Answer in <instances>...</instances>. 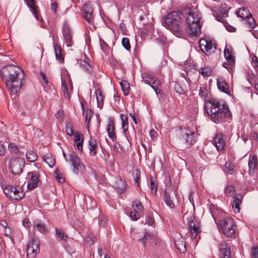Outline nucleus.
<instances>
[{"label":"nucleus","mask_w":258,"mask_h":258,"mask_svg":"<svg viewBox=\"0 0 258 258\" xmlns=\"http://www.w3.org/2000/svg\"><path fill=\"white\" fill-rule=\"evenodd\" d=\"M29 175H31V178L28 182L27 187L29 189H33L36 188L38 183V177L39 174L36 171H33L28 173Z\"/></svg>","instance_id":"17"},{"label":"nucleus","mask_w":258,"mask_h":258,"mask_svg":"<svg viewBox=\"0 0 258 258\" xmlns=\"http://www.w3.org/2000/svg\"><path fill=\"white\" fill-rule=\"evenodd\" d=\"M115 127L114 125L113 121L110 119L108 121L107 131L108 137L111 139L112 141H115L116 139L115 134L114 133Z\"/></svg>","instance_id":"21"},{"label":"nucleus","mask_w":258,"mask_h":258,"mask_svg":"<svg viewBox=\"0 0 258 258\" xmlns=\"http://www.w3.org/2000/svg\"><path fill=\"white\" fill-rule=\"evenodd\" d=\"M97 148L98 145L96 141L91 138L89 141V150L90 154L92 155H95L96 154V150Z\"/></svg>","instance_id":"29"},{"label":"nucleus","mask_w":258,"mask_h":258,"mask_svg":"<svg viewBox=\"0 0 258 258\" xmlns=\"http://www.w3.org/2000/svg\"><path fill=\"white\" fill-rule=\"evenodd\" d=\"M251 258H258V246L253 247L251 249Z\"/></svg>","instance_id":"51"},{"label":"nucleus","mask_w":258,"mask_h":258,"mask_svg":"<svg viewBox=\"0 0 258 258\" xmlns=\"http://www.w3.org/2000/svg\"><path fill=\"white\" fill-rule=\"evenodd\" d=\"M12 193L14 194V198H11V200H19L22 199L24 196V194L23 191L18 190L15 187H14V189H13Z\"/></svg>","instance_id":"30"},{"label":"nucleus","mask_w":258,"mask_h":258,"mask_svg":"<svg viewBox=\"0 0 258 258\" xmlns=\"http://www.w3.org/2000/svg\"><path fill=\"white\" fill-rule=\"evenodd\" d=\"M199 72L204 77H206L209 76L211 74L212 70L209 67H206L204 68H201L199 70Z\"/></svg>","instance_id":"36"},{"label":"nucleus","mask_w":258,"mask_h":258,"mask_svg":"<svg viewBox=\"0 0 258 258\" xmlns=\"http://www.w3.org/2000/svg\"><path fill=\"white\" fill-rule=\"evenodd\" d=\"M85 244L88 246H90L93 244V240L91 237H87L85 239Z\"/></svg>","instance_id":"57"},{"label":"nucleus","mask_w":258,"mask_h":258,"mask_svg":"<svg viewBox=\"0 0 258 258\" xmlns=\"http://www.w3.org/2000/svg\"><path fill=\"white\" fill-rule=\"evenodd\" d=\"M135 174L136 175V177L135 178V183L138 185V186H139V184H140L139 180L140 179V177H141L140 171L138 169L136 170Z\"/></svg>","instance_id":"52"},{"label":"nucleus","mask_w":258,"mask_h":258,"mask_svg":"<svg viewBox=\"0 0 258 258\" xmlns=\"http://www.w3.org/2000/svg\"><path fill=\"white\" fill-rule=\"evenodd\" d=\"M120 117L121 119L122 128L123 130V132L125 133L128 130V118L127 116H124L122 114L120 115Z\"/></svg>","instance_id":"38"},{"label":"nucleus","mask_w":258,"mask_h":258,"mask_svg":"<svg viewBox=\"0 0 258 258\" xmlns=\"http://www.w3.org/2000/svg\"><path fill=\"white\" fill-rule=\"evenodd\" d=\"M257 164V159L255 155H252L251 157L249 158L248 161V167L249 170L251 171H254L256 169Z\"/></svg>","instance_id":"28"},{"label":"nucleus","mask_w":258,"mask_h":258,"mask_svg":"<svg viewBox=\"0 0 258 258\" xmlns=\"http://www.w3.org/2000/svg\"><path fill=\"white\" fill-rule=\"evenodd\" d=\"M130 217L132 220L137 221L140 218V215L136 212L133 211L130 213Z\"/></svg>","instance_id":"55"},{"label":"nucleus","mask_w":258,"mask_h":258,"mask_svg":"<svg viewBox=\"0 0 258 258\" xmlns=\"http://www.w3.org/2000/svg\"><path fill=\"white\" fill-rule=\"evenodd\" d=\"M39 240L36 237H32L27 243L26 253L29 258H34L39 253Z\"/></svg>","instance_id":"7"},{"label":"nucleus","mask_w":258,"mask_h":258,"mask_svg":"<svg viewBox=\"0 0 258 258\" xmlns=\"http://www.w3.org/2000/svg\"><path fill=\"white\" fill-rule=\"evenodd\" d=\"M126 186V184L125 181L121 178L117 181L116 185H115V187L119 192H122L125 189Z\"/></svg>","instance_id":"33"},{"label":"nucleus","mask_w":258,"mask_h":258,"mask_svg":"<svg viewBox=\"0 0 258 258\" xmlns=\"http://www.w3.org/2000/svg\"><path fill=\"white\" fill-rule=\"evenodd\" d=\"M55 178L57 180V181L59 183H62L64 181V179L63 177L60 176L59 174H56L55 176Z\"/></svg>","instance_id":"60"},{"label":"nucleus","mask_w":258,"mask_h":258,"mask_svg":"<svg viewBox=\"0 0 258 258\" xmlns=\"http://www.w3.org/2000/svg\"><path fill=\"white\" fill-rule=\"evenodd\" d=\"M56 9H57V4L56 3L51 4V9L52 11H54L55 13Z\"/></svg>","instance_id":"64"},{"label":"nucleus","mask_w":258,"mask_h":258,"mask_svg":"<svg viewBox=\"0 0 258 258\" xmlns=\"http://www.w3.org/2000/svg\"><path fill=\"white\" fill-rule=\"evenodd\" d=\"M150 136L151 139L154 141L156 140L157 139L158 134L154 130H151L150 131Z\"/></svg>","instance_id":"56"},{"label":"nucleus","mask_w":258,"mask_h":258,"mask_svg":"<svg viewBox=\"0 0 258 258\" xmlns=\"http://www.w3.org/2000/svg\"><path fill=\"white\" fill-rule=\"evenodd\" d=\"M148 224L150 226H153L155 224V221L151 216L148 218Z\"/></svg>","instance_id":"61"},{"label":"nucleus","mask_w":258,"mask_h":258,"mask_svg":"<svg viewBox=\"0 0 258 258\" xmlns=\"http://www.w3.org/2000/svg\"><path fill=\"white\" fill-rule=\"evenodd\" d=\"M8 150L11 154H17L19 153L18 146L13 142H11L9 144Z\"/></svg>","instance_id":"34"},{"label":"nucleus","mask_w":258,"mask_h":258,"mask_svg":"<svg viewBox=\"0 0 258 258\" xmlns=\"http://www.w3.org/2000/svg\"><path fill=\"white\" fill-rule=\"evenodd\" d=\"M237 17H241L244 20H247L249 28H253L256 26V23L249 11L245 8H240L236 12Z\"/></svg>","instance_id":"11"},{"label":"nucleus","mask_w":258,"mask_h":258,"mask_svg":"<svg viewBox=\"0 0 258 258\" xmlns=\"http://www.w3.org/2000/svg\"><path fill=\"white\" fill-rule=\"evenodd\" d=\"M75 146L77 148L78 150L81 152L83 150V140L82 138L81 134L79 132H76L74 134Z\"/></svg>","instance_id":"22"},{"label":"nucleus","mask_w":258,"mask_h":258,"mask_svg":"<svg viewBox=\"0 0 258 258\" xmlns=\"http://www.w3.org/2000/svg\"><path fill=\"white\" fill-rule=\"evenodd\" d=\"M226 28L229 32H235L236 30L235 28L230 25H226Z\"/></svg>","instance_id":"63"},{"label":"nucleus","mask_w":258,"mask_h":258,"mask_svg":"<svg viewBox=\"0 0 258 258\" xmlns=\"http://www.w3.org/2000/svg\"><path fill=\"white\" fill-rule=\"evenodd\" d=\"M142 81L146 84L150 85L158 93V87L161 83L157 78L153 75L147 73H144L142 75Z\"/></svg>","instance_id":"10"},{"label":"nucleus","mask_w":258,"mask_h":258,"mask_svg":"<svg viewBox=\"0 0 258 258\" xmlns=\"http://www.w3.org/2000/svg\"><path fill=\"white\" fill-rule=\"evenodd\" d=\"M23 225L25 227H28L31 225V223L28 219H25L23 221Z\"/></svg>","instance_id":"62"},{"label":"nucleus","mask_w":258,"mask_h":258,"mask_svg":"<svg viewBox=\"0 0 258 258\" xmlns=\"http://www.w3.org/2000/svg\"><path fill=\"white\" fill-rule=\"evenodd\" d=\"M150 184L152 192L154 194H156L157 191V184L155 182L154 179L152 177L150 179Z\"/></svg>","instance_id":"48"},{"label":"nucleus","mask_w":258,"mask_h":258,"mask_svg":"<svg viewBox=\"0 0 258 258\" xmlns=\"http://www.w3.org/2000/svg\"><path fill=\"white\" fill-rule=\"evenodd\" d=\"M134 205H135L136 209H135V210H137V212H141L143 209V206H142L141 202H135Z\"/></svg>","instance_id":"54"},{"label":"nucleus","mask_w":258,"mask_h":258,"mask_svg":"<svg viewBox=\"0 0 258 258\" xmlns=\"http://www.w3.org/2000/svg\"><path fill=\"white\" fill-rule=\"evenodd\" d=\"M69 162L73 166V172L75 173H78L79 171H81L85 168L80 158L75 152L70 155Z\"/></svg>","instance_id":"13"},{"label":"nucleus","mask_w":258,"mask_h":258,"mask_svg":"<svg viewBox=\"0 0 258 258\" xmlns=\"http://www.w3.org/2000/svg\"><path fill=\"white\" fill-rule=\"evenodd\" d=\"M82 108L83 110V115L85 117V122L89 124L90 119L92 116L93 113L90 109L85 110L84 105L82 104Z\"/></svg>","instance_id":"31"},{"label":"nucleus","mask_w":258,"mask_h":258,"mask_svg":"<svg viewBox=\"0 0 258 258\" xmlns=\"http://www.w3.org/2000/svg\"><path fill=\"white\" fill-rule=\"evenodd\" d=\"M219 249L221 258H230V247L226 243H221Z\"/></svg>","instance_id":"20"},{"label":"nucleus","mask_w":258,"mask_h":258,"mask_svg":"<svg viewBox=\"0 0 258 258\" xmlns=\"http://www.w3.org/2000/svg\"><path fill=\"white\" fill-rule=\"evenodd\" d=\"M219 230L227 237H233L235 235L236 226L232 218L226 217L218 223Z\"/></svg>","instance_id":"5"},{"label":"nucleus","mask_w":258,"mask_h":258,"mask_svg":"<svg viewBox=\"0 0 258 258\" xmlns=\"http://www.w3.org/2000/svg\"><path fill=\"white\" fill-rule=\"evenodd\" d=\"M63 115V111L60 110L57 111L56 113H55V116L56 118L57 119H61L62 118V116Z\"/></svg>","instance_id":"58"},{"label":"nucleus","mask_w":258,"mask_h":258,"mask_svg":"<svg viewBox=\"0 0 258 258\" xmlns=\"http://www.w3.org/2000/svg\"><path fill=\"white\" fill-rule=\"evenodd\" d=\"M187 226L191 237L196 238L200 233L199 225L197 221L195 220L194 216H190L187 219Z\"/></svg>","instance_id":"12"},{"label":"nucleus","mask_w":258,"mask_h":258,"mask_svg":"<svg viewBox=\"0 0 258 258\" xmlns=\"http://www.w3.org/2000/svg\"><path fill=\"white\" fill-rule=\"evenodd\" d=\"M96 97L97 101L98 107L101 108L102 107V103L104 100V97L102 92L99 90L96 91Z\"/></svg>","instance_id":"35"},{"label":"nucleus","mask_w":258,"mask_h":258,"mask_svg":"<svg viewBox=\"0 0 258 258\" xmlns=\"http://www.w3.org/2000/svg\"><path fill=\"white\" fill-rule=\"evenodd\" d=\"M66 130L67 134L69 136H72L73 135L74 131L73 130V126L70 123H68L66 124Z\"/></svg>","instance_id":"49"},{"label":"nucleus","mask_w":258,"mask_h":258,"mask_svg":"<svg viewBox=\"0 0 258 258\" xmlns=\"http://www.w3.org/2000/svg\"><path fill=\"white\" fill-rule=\"evenodd\" d=\"M62 34L67 46L73 45V35L71 30L67 23H64L62 30Z\"/></svg>","instance_id":"15"},{"label":"nucleus","mask_w":258,"mask_h":258,"mask_svg":"<svg viewBox=\"0 0 258 258\" xmlns=\"http://www.w3.org/2000/svg\"><path fill=\"white\" fill-rule=\"evenodd\" d=\"M33 227L35 230H37L41 233H44L48 231L46 226L42 222L37 220L34 221Z\"/></svg>","instance_id":"24"},{"label":"nucleus","mask_w":258,"mask_h":258,"mask_svg":"<svg viewBox=\"0 0 258 258\" xmlns=\"http://www.w3.org/2000/svg\"><path fill=\"white\" fill-rule=\"evenodd\" d=\"M152 238V235L150 234H145L142 239H139V241L144 243L145 241L151 239Z\"/></svg>","instance_id":"53"},{"label":"nucleus","mask_w":258,"mask_h":258,"mask_svg":"<svg viewBox=\"0 0 258 258\" xmlns=\"http://www.w3.org/2000/svg\"><path fill=\"white\" fill-rule=\"evenodd\" d=\"M242 199V196L240 194H236L234 197L232 206L235 213H238L240 211V205L241 203Z\"/></svg>","instance_id":"23"},{"label":"nucleus","mask_w":258,"mask_h":258,"mask_svg":"<svg viewBox=\"0 0 258 258\" xmlns=\"http://www.w3.org/2000/svg\"><path fill=\"white\" fill-rule=\"evenodd\" d=\"M80 64L84 71L89 73H91L92 72L93 62L90 58L86 56V54H84L81 56Z\"/></svg>","instance_id":"16"},{"label":"nucleus","mask_w":258,"mask_h":258,"mask_svg":"<svg viewBox=\"0 0 258 258\" xmlns=\"http://www.w3.org/2000/svg\"><path fill=\"white\" fill-rule=\"evenodd\" d=\"M183 15L179 11H173L169 13L165 18L164 26L175 35L178 36L182 34L181 28Z\"/></svg>","instance_id":"3"},{"label":"nucleus","mask_w":258,"mask_h":258,"mask_svg":"<svg viewBox=\"0 0 258 258\" xmlns=\"http://www.w3.org/2000/svg\"><path fill=\"white\" fill-rule=\"evenodd\" d=\"M199 46L201 50L206 55L214 52L216 48L215 42L208 38H203L199 41Z\"/></svg>","instance_id":"8"},{"label":"nucleus","mask_w":258,"mask_h":258,"mask_svg":"<svg viewBox=\"0 0 258 258\" xmlns=\"http://www.w3.org/2000/svg\"><path fill=\"white\" fill-rule=\"evenodd\" d=\"M27 2L28 6L31 9V12L33 13L35 18L38 20L39 16L37 13V7L35 4V0H26Z\"/></svg>","instance_id":"25"},{"label":"nucleus","mask_w":258,"mask_h":258,"mask_svg":"<svg viewBox=\"0 0 258 258\" xmlns=\"http://www.w3.org/2000/svg\"><path fill=\"white\" fill-rule=\"evenodd\" d=\"M83 9L84 11V13H93V8L92 6L89 3H86L84 5Z\"/></svg>","instance_id":"47"},{"label":"nucleus","mask_w":258,"mask_h":258,"mask_svg":"<svg viewBox=\"0 0 258 258\" xmlns=\"http://www.w3.org/2000/svg\"><path fill=\"white\" fill-rule=\"evenodd\" d=\"M55 50L56 58L60 62H63L64 59L62 56V49L61 47L57 44L53 45Z\"/></svg>","instance_id":"26"},{"label":"nucleus","mask_w":258,"mask_h":258,"mask_svg":"<svg viewBox=\"0 0 258 258\" xmlns=\"http://www.w3.org/2000/svg\"><path fill=\"white\" fill-rule=\"evenodd\" d=\"M164 201L167 206L169 207L170 208H174V204L171 199L170 194L166 190L164 191Z\"/></svg>","instance_id":"27"},{"label":"nucleus","mask_w":258,"mask_h":258,"mask_svg":"<svg viewBox=\"0 0 258 258\" xmlns=\"http://www.w3.org/2000/svg\"><path fill=\"white\" fill-rule=\"evenodd\" d=\"M199 95L205 100V110L214 122L220 123L226 121L230 118L231 113L226 104H223L221 105L220 102L215 99L206 101L208 96V91L205 87L200 88Z\"/></svg>","instance_id":"1"},{"label":"nucleus","mask_w":258,"mask_h":258,"mask_svg":"<svg viewBox=\"0 0 258 258\" xmlns=\"http://www.w3.org/2000/svg\"><path fill=\"white\" fill-rule=\"evenodd\" d=\"M174 87L175 91L179 94H184L185 92V89L182 87L179 83H175Z\"/></svg>","instance_id":"44"},{"label":"nucleus","mask_w":258,"mask_h":258,"mask_svg":"<svg viewBox=\"0 0 258 258\" xmlns=\"http://www.w3.org/2000/svg\"><path fill=\"white\" fill-rule=\"evenodd\" d=\"M121 43L122 46L127 50L131 49V45L129 39L126 37H124L122 39Z\"/></svg>","instance_id":"45"},{"label":"nucleus","mask_w":258,"mask_h":258,"mask_svg":"<svg viewBox=\"0 0 258 258\" xmlns=\"http://www.w3.org/2000/svg\"><path fill=\"white\" fill-rule=\"evenodd\" d=\"M233 168L234 165L231 161H228L226 162L225 164V169L227 172H229L231 174L233 171Z\"/></svg>","instance_id":"43"},{"label":"nucleus","mask_w":258,"mask_h":258,"mask_svg":"<svg viewBox=\"0 0 258 258\" xmlns=\"http://www.w3.org/2000/svg\"><path fill=\"white\" fill-rule=\"evenodd\" d=\"M26 157L27 161L30 162H35L38 158L37 154L31 150L27 153Z\"/></svg>","instance_id":"32"},{"label":"nucleus","mask_w":258,"mask_h":258,"mask_svg":"<svg viewBox=\"0 0 258 258\" xmlns=\"http://www.w3.org/2000/svg\"><path fill=\"white\" fill-rule=\"evenodd\" d=\"M56 235L61 239L66 240L67 239L68 236V235L60 229H55Z\"/></svg>","instance_id":"40"},{"label":"nucleus","mask_w":258,"mask_h":258,"mask_svg":"<svg viewBox=\"0 0 258 258\" xmlns=\"http://www.w3.org/2000/svg\"><path fill=\"white\" fill-rule=\"evenodd\" d=\"M6 152V147L4 144L0 142V155H3Z\"/></svg>","instance_id":"59"},{"label":"nucleus","mask_w":258,"mask_h":258,"mask_svg":"<svg viewBox=\"0 0 258 258\" xmlns=\"http://www.w3.org/2000/svg\"><path fill=\"white\" fill-rule=\"evenodd\" d=\"M61 88L63 92L64 96L67 98H70L69 90L73 89V83L70 76H66L64 78H61Z\"/></svg>","instance_id":"14"},{"label":"nucleus","mask_w":258,"mask_h":258,"mask_svg":"<svg viewBox=\"0 0 258 258\" xmlns=\"http://www.w3.org/2000/svg\"><path fill=\"white\" fill-rule=\"evenodd\" d=\"M6 70V87L12 94H17L22 86L24 73L19 67L13 65L7 66Z\"/></svg>","instance_id":"2"},{"label":"nucleus","mask_w":258,"mask_h":258,"mask_svg":"<svg viewBox=\"0 0 258 258\" xmlns=\"http://www.w3.org/2000/svg\"><path fill=\"white\" fill-rule=\"evenodd\" d=\"M84 19L89 24L93 22V16L92 13H84L83 15Z\"/></svg>","instance_id":"46"},{"label":"nucleus","mask_w":258,"mask_h":258,"mask_svg":"<svg viewBox=\"0 0 258 258\" xmlns=\"http://www.w3.org/2000/svg\"><path fill=\"white\" fill-rule=\"evenodd\" d=\"M235 190V187L232 185H229L225 190V194L227 195L231 196Z\"/></svg>","instance_id":"50"},{"label":"nucleus","mask_w":258,"mask_h":258,"mask_svg":"<svg viewBox=\"0 0 258 258\" xmlns=\"http://www.w3.org/2000/svg\"><path fill=\"white\" fill-rule=\"evenodd\" d=\"M224 54L225 58L226 59L228 63H231L233 62V57L232 55L231 54L228 49H225L224 51Z\"/></svg>","instance_id":"41"},{"label":"nucleus","mask_w":258,"mask_h":258,"mask_svg":"<svg viewBox=\"0 0 258 258\" xmlns=\"http://www.w3.org/2000/svg\"><path fill=\"white\" fill-rule=\"evenodd\" d=\"M218 88L221 91L229 94L230 93V89L227 83L223 78H219L217 79Z\"/></svg>","instance_id":"19"},{"label":"nucleus","mask_w":258,"mask_h":258,"mask_svg":"<svg viewBox=\"0 0 258 258\" xmlns=\"http://www.w3.org/2000/svg\"><path fill=\"white\" fill-rule=\"evenodd\" d=\"M13 189H14V187L10 185L6 186L4 189L3 191L4 194L7 196V197L11 199V198H14V194L12 193Z\"/></svg>","instance_id":"37"},{"label":"nucleus","mask_w":258,"mask_h":258,"mask_svg":"<svg viewBox=\"0 0 258 258\" xmlns=\"http://www.w3.org/2000/svg\"><path fill=\"white\" fill-rule=\"evenodd\" d=\"M214 144L218 151L225 149V141L222 134H217L213 140Z\"/></svg>","instance_id":"18"},{"label":"nucleus","mask_w":258,"mask_h":258,"mask_svg":"<svg viewBox=\"0 0 258 258\" xmlns=\"http://www.w3.org/2000/svg\"><path fill=\"white\" fill-rule=\"evenodd\" d=\"M120 85L121 87V89L123 92L124 95H127L129 92V89H130L129 84L125 81H122L120 83Z\"/></svg>","instance_id":"39"},{"label":"nucleus","mask_w":258,"mask_h":258,"mask_svg":"<svg viewBox=\"0 0 258 258\" xmlns=\"http://www.w3.org/2000/svg\"><path fill=\"white\" fill-rule=\"evenodd\" d=\"M44 161L50 167H52L55 164V159L51 156L44 157Z\"/></svg>","instance_id":"42"},{"label":"nucleus","mask_w":258,"mask_h":258,"mask_svg":"<svg viewBox=\"0 0 258 258\" xmlns=\"http://www.w3.org/2000/svg\"><path fill=\"white\" fill-rule=\"evenodd\" d=\"M24 164L22 159L13 157L9 160V169L13 174L18 175L22 172Z\"/></svg>","instance_id":"9"},{"label":"nucleus","mask_w":258,"mask_h":258,"mask_svg":"<svg viewBox=\"0 0 258 258\" xmlns=\"http://www.w3.org/2000/svg\"><path fill=\"white\" fill-rule=\"evenodd\" d=\"M201 14L197 9L192 8L189 9L186 20L190 35L198 36L201 33Z\"/></svg>","instance_id":"4"},{"label":"nucleus","mask_w":258,"mask_h":258,"mask_svg":"<svg viewBox=\"0 0 258 258\" xmlns=\"http://www.w3.org/2000/svg\"><path fill=\"white\" fill-rule=\"evenodd\" d=\"M176 135L182 143L192 145L196 142V140L194 138V132L188 128H180L177 130Z\"/></svg>","instance_id":"6"}]
</instances>
